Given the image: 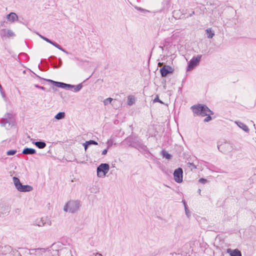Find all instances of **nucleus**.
<instances>
[{"instance_id":"obj_25","label":"nucleus","mask_w":256,"mask_h":256,"mask_svg":"<svg viewBox=\"0 0 256 256\" xmlns=\"http://www.w3.org/2000/svg\"><path fill=\"white\" fill-rule=\"evenodd\" d=\"M8 21L12 22L18 20V17H6Z\"/></svg>"},{"instance_id":"obj_35","label":"nucleus","mask_w":256,"mask_h":256,"mask_svg":"<svg viewBox=\"0 0 256 256\" xmlns=\"http://www.w3.org/2000/svg\"><path fill=\"white\" fill-rule=\"evenodd\" d=\"M34 86L36 88H40V89H41L42 90H45V88L43 86H39L37 84H35L34 85Z\"/></svg>"},{"instance_id":"obj_24","label":"nucleus","mask_w":256,"mask_h":256,"mask_svg":"<svg viewBox=\"0 0 256 256\" xmlns=\"http://www.w3.org/2000/svg\"><path fill=\"white\" fill-rule=\"evenodd\" d=\"M113 101V99L112 98H108L105 99L104 100V104L105 106L108 105V104H110Z\"/></svg>"},{"instance_id":"obj_1","label":"nucleus","mask_w":256,"mask_h":256,"mask_svg":"<svg viewBox=\"0 0 256 256\" xmlns=\"http://www.w3.org/2000/svg\"><path fill=\"white\" fill-rule=\"evenodd\" d=\"M191 109L197 116H206L204 119V122H208L212 120L210 115L212 114L213 112L206 106L200 104L194 105L191 107Z\"/></svg>"},{"instance_id":"obj_38","label":"nucleus","mask_w":256,"mask_h":256,"mask_svg":"<svg viewBox=\"0 0 256 256\" xmlns=\"http://www.w3.org/2000/svg\"><path fill=\"white\" fill-rule=\"evenodd\" d=\"M107 152H108V150H107V149H105V150H104L102 152V155H105V154H107Z\"/></svg>"},{"instance_id":"obj_30","label":"nucleus","mask_w":256,"mask_h":256,"mask_svg":"<svg viewBox=\"0 0 256 256\" xmlns=\"http://www.w3.org/2000/svg\"><path fill=\"white\" fill-rule=\"evenodd\" d=\"M86 144L90 146V144H94V145H97L98 144V142H95L94 140H88V141H86Z\"/></svg>"},{"instance_id":"obj_12","label":"nucleus","mask_w":256,"mask_h":256,"mask_svg":"<svg viewBox=\"0 0 256 256\" xmlns=\"http://www.w3.org/2000/svg\"><path fill=\"white\" fill-rule=\"evenodd\" d=\"M227 253L230 256H242L241 252L238 249L232 250L231 248L227 249Z\"/></svg>"},{"instance_id":"obj_46","label":"nucleus","mask_w":256,"mask_h":256,"mask_svg":"<svg viewBox=\"0 0 256 256\" xmlns=\"http://www.w3.org/2000/svg\"><path fill=\"white\" fill-rule=\"evenodd\" d=\"M198 192L199 194H200V189H199V190H198Z\"/></svg>"},{"instance_id":"obj_43","label":"nucleus","mask_w":256,"mask_h":256,"mask_svg":"<svg viewBox=\"0 0 256 256\" xmlns=\"http://www.w3.org/2000/svg\"><path fill=\"white\" fill-rule=\"evenodd\" d=\"M158 66H162V63H161V62H158Z\"/></svg>"},{"instance_id":"obj_42","label":"nucleus","mask_w":256,"mask_h":256,"mask_svg":"<svg viewBox=\"0 0 256 256\" xmlns=\"http://www.w3.org/2000/svg\"><path fill=\"white\" fill-rule=\"evenodd\" d=\"M62 64V61L60 58H59V65L61 66Z\"/></svg>"},{"instance_id":"obj_17","label":"nucleus","mask_w":256,"mask_h":256,"mask_svg":"<svg viewBox=\"0 0 256 256\" xmlns=\"http://www.w3.org/2000/svg\"><path fill=\"white\" fill-rule=\"evenodd\" d=\"M36 150L32 148H26L22 150V154H32L36 153Z\"/></svg>"},{"instance_id":"obj_9","label":"nucleus","mask_w":256,"mask_h":256,"mask_svg":"<svg viewBox=\"0 0 256 256\" xmlns=\"http://www.w3.org/2000/svg\"><path fill=\"white\" fill-rule=\"evenodd\" d=\"M12 118L13 114L12 113H8L0 120V124L3 126H6L7 124L10 125V122H12Z\"/></svg>"},{"instance_id":"obj_34","label":"nucleus","mask_w":256,"mask_h":256,"mask_svg":"<svg viewBox=\"0 0 256 256\" xmlns=\"http://www.w3.org/2000/svg\"><path fill=\"white\" fill-rule=\"evenodd\" d=\"M154 102H158L161 104H163V102L159 99L158 97L157 96L154 100Z\"/></svg>"},{"instance_id":"obj_6","label":"nucleus","mask_w":256,"mask_h":256,"mask_svg":"<svg viewBox=\"0 0 256 256\" xmlns=\"http://www.w3.org/2000/svg\"><path fill=\"white\" fill-rule=\"evenodd\" d=\"M174 178L178 183H180L182 182L183 171L182 168H178L174 171Z\"/></svg>"},{"instance_id":"obj_5","label":"nucleus","mask_w":256,"mask_h":256,"mask_svg":"<svg viewBox=\"0 0 256 256\" xmlns=\"http://www.w3.org/2000/svg\"><path fill=\"white\" fill-rule=\"evenodd\" d=\"M202 55H197L196 56H194L190 61L188 66L187 67V71H190L193 70L196 66L198 65Z\"/></svg>"},{"instance_id":"obj_13","label":"nucleus","mask_w":256,"mask_h":256,"mask_svg":"<svg viewBox=\"0 0 256 256\" xmlns=\"http://www.w3.org/2000/svg\"><path fill=\"white\" fill-rule=\"evenodd\" d=\"M46 252V250L43 248H38L31 250V254H34L38 256H40Z\"/></svg>"},{"instance_id":"obj_7","label":"nucleus","mask_w":256,"mask_h":256,"mask_svg":"<svg viewBox=\"0 0 256 256\" xmlns=\"http://www.w3.org/2000/svg\"><path fill=\"white\" fill-rule=\"evenodd\" d=\"M218 150L223 153L230 152L231 150V146L230 144L226 142H222L218 144Z\"/></svg>"},{"instance_id":"obj_2","label":"nucleus","mask_w":256,"mask_h":256,"mask_svg":"<svg viewBox=\"0 0 256 256\" xmlns=\"http://www.w3.org/2000/svg\"><path fill=\"white\" fill-rule=\"evenodd\" d=\"M80 202L78 200H72L68 202L64 207V210L65 212L74 213L80 208Z\"/></svg>"},{"instance_id":"obj_11","label":"nucleus","mask_w":256,"mask_h":256,"mask_svg":"<svg viewBox=\"0 0 256 256\" xmlns=\"http://www.w3.org/2000/svg\"><path fill=\"white\" fill-rule=\"evenodd\" d=\"M44 40L45 41H46V42L52 44V45L54 46L56 48H58V49H59L60 50H62V52H65L66 54H68L67 51H66L60 45H59L56 42H52V41L50 40H49L48 38H44Z\"/></svg>"},{"instance_id":"obj_10","label":"nucleus","mask_w":256,"mask_h":256,"mask_svg":"<svg viewBox=\"0 0 256 256\" xmlns=\"http://www.w3.org/2000/svg\"><path fill=\"white\" fill-rule=\"evenodd\" d=\"M174 70L172 66L166 65H164L160 69V72L162 77H166L169 74L172 73Z\"/></svg>"},{"instance_id":"obj_3","label":"nucleus","mask_w":256,"mask_h":256,"mask_svg":"<svg viewBox=\"0 0 256 256\" xmlns=\"http://www.w3.org/2000/svg\"><path fill=\"white\" fill-rule=\"evenodd\" d=\"M12 180L16 190L20 192H29L33 190V188L30 185H22L20 180L16 177H13Z\"/></svg>"},{"instance_id":"obj_22","label":"nucleus","mask_w":256,"mask_h":256,"mask_svg":"<svg viewBox=\"0 0 256 256\" xmlns=\"http://www.w3.org/2000/svg\"><path fill=\"white\" fill-rule=\"evenodd\" d=\"M82 87V84H78L77 86H74V87L72 88H74V92H78L80 91Z\"/></svg>"},{"instance_id":"obj_18","label":"nucleus","mask_w":256,"mask_h":256,"mask_svg":"<svg viewBox=\"0 0 256 256\" xmlns=\"http://www.w3.org/2000/svg\"><path fill=\"white\" fill-rule=\"evenodd\" d=\"M48 81L52 83H53L55 84L56 86L61 88H66V84L61 82H54L52 80H48Z\"/></svg>"},{"instance_id":"obj_32","label":"nucleus","mask_w":256,"mask_h":256,"mask_svg":"<svg viewBox=\"0 0 256 256\" xmlns=\"http://www.w3.org/2000/svg\"><path fill=\"white\" fill-rule=\"evenodd\" d=\"M188 164L189 165L190 167V166L192 167V169H193V168L194 169H196V166L193 163L189 162V163H188Z\"/></svg>"},{"instance_id":"obj_27","label":"nucleus","mask_w":256,"mask_h":256,"mask_svg":"<svg viewBox=\"0 0 256 256\" xmlns=\"http://www.w3.org/2000/svg\"><path fill=\"white\" fill-rule=\"evenodd\" d=\"M136 8L138 10L141 11L143 14H146L147 13H150V12L149 10L142 8H140L136 6Z\"/></svg>"},{"instance_id":"obj_21","label":"nucleus","mask_w":256,"mask_h":256,"mask_svg":"<svg viewBox=\"0 0 256 256\" xmlns=\"http://www.w3.org/2000/svg\"><path fill=\"white\" fill-rule=\"evenodd\" d=\"M65 116V113L64 112H60L55 116L54 118L56 119L60 120L64 118Z\"/></svg>"},{"instance_id":"obj_45","label":"nucleus","mask_w":256,"mask_h":256,"mask_svg":"<svg viewBox=\"0 0 256 256\" xmlns=\"http://www.w3.org/2000/svg\"><path fill=\"white\" fill-rule=\"evenodd\" d=\"M4 22H4L2 23V24H1V26H5V25H4Z\"/></svg>"},{"instance_id":"obj_33","label":"nucleus","mask_w":256,"mask_h":256,"mask_svg":"<svg viewBox=\"0 0 256 256\" xmlns=\"http://www.w3.org/2000/svg\"><path fill=\"white\" fill-rule=\"evenodd\" d=\"M74 87V85L66 84V89H71Z\"/></svg>"},{"instance_id":"obj_41","label":"nucleus","mask_w":256,"mask_h":256,"mask_svg":"<svg viewBox=\"0 0 256 256\" xmlns=\"http://www.w3.org/2000/svg\"><path fill=\"white\" fill-rule=\"evenodd\" d=\"M2 86H1V85L0 84V91H2ZM1 93H2V97H4H4L5 96L4 94L2 92H1Z\"/></svg>"},{"instance_id":"obj_37","label":"nucleus","mask_w":256,"mask_h":256,"mask_svg":"<svg viewBox=\"0 0 256 256\" xmlns=\"http://www.w3.org/2000/svg\"><path fill=\"white\" fill-rule=\"evenodd\" d=\"M38 226H44V224L42 222H40L38 224H36Z\"/></svg>"},{"instance_id":"obj_44","label":"nucleus","mask_w":256,"mask_h":256,"mask_svg":"<svg viewBox=\"0 0 256 256\" xmlns=\"http://www.w3.org/2000/svg\"><path fill=\"white\" fill-rule=\"evenodd\" d=\"M40 36L42 39H43L44 40V38H46V37H44V36H42V35H40Z\"/></svg>"},{"instance_id":"obj_14","label":"nucleus","mask_w":256,"mask_h":256,"mask_svg":"<svg viewBox=\"0 0 256 256\" xmlns=\"http://www.w3.org/2000/svg\"><path fill=\"white\" fill-rule=\"evenodd\" d=\"M234 122L240 128L242 129L246 132H249L250 130L246 124L239 121H235Z\"/></svg>"},{"instance_id":"obj_26","label":"nucleus","mask_w":256,"mask_h":256,"mask_svg":"<svg viewBox=\"0 0 256 256\" xmlns=\"http://www.w3.org/2000/svg\"><path fill=\"white\" fill-rule=\"evenodd\" d=\"M162 156L166 159H170L171 158V155L166 151H162Z\"/></svg>"},{"instance_id":"obj_4","label":"nucleus","mask_w":256,"mask_h":256,"mask_svg":"<svg viewBox=\"0 0 256 256\" xmlns=\"http://www.w3.org/2000/svg\"><path fill=\"white\" fill-rule=\"evenodd\" d=\"M110 170V166L107 164H102L97 168V176L104 178Z\"/></svg>"},{"instance_id":"obj_36","label":"nucleus","mask_w":256,"mask_h":256,"mask_svg":"<svg viewBox=\"0 0 256 256\" xmlns=\"http://www.w3.org/2000/svg\"><path fill=\"white\" fill-rule=\"evenodd\" d=\"M82 144L85 150H86L89 146L86 142Z\"/></svg>"},{"instance_id":"obj_39","label":"nucleus","mask_w":256,"mask_h":256,"mask_svg":"<svg viewBox=\"0 0 256 256\" xmlns=\"http://www.w3.org/2000/svg\"><path fill=\"white\" fill-rule=\"evenodd\" d=\"M6 16H17L14 12H11L8 14Z\"/></svg>"},{"instance_id":"obj_15","label":"nucleus","mask_w":256,"mask_h":256,"mask_svg":"<svg viewBox=\"0 0 256 256\" xmlns=\"http://www.w3.org/2000/svg\"><path fill=\"white\" fill-rule=\"evenodd\" d=\"M10 211V208L8 206L3 204L0 206V216L8 214Z\"/></svg>"},{"instance_id":"obj_16","label":"nucleus","mask_w":256,"mask_h":256,"mask_svg":"<svg viewBox=\"0 0 256 256\" xmlns=\"http://www.w3.org/2000/svg\"><path fill=\"white\" fill-rule=\"evenodd\" d=\"M205 32L206 37L208 38H212L214 36V32L212 30V28H208L206 29Z\"/></svg>"},{"instance_id":"obj_19","label":"nucleus","mask_w":256,"mask_h":256,"mask_svg":"<svg viewBox=\"0 0 256 256\" xmlns=\"http://www.w3.org/2000/svg\"><path fill=\"white\" fill-rule=\"evenodd\" d=\"M33 144L39 148H44L46 146V144L44 142H35Z\"/></svg>"},{"instance_id":"obj_29","label":"nucleus","mask_w":256,"mask_h":256,"mask_svg":"<svg viewBox=\"0 0 256 256\" xmlns=\"http://www.w3.org/2000/svg\"><path fill=\"white\" fill-rule=\"evenodd\" d=\"M106 144L108 145V148L111 147L113 144V140L112 139L110 138L108 140Z\"/></svg>"},{"instance_id":"obj_28","label":"nucleus","mask_w":256,"mask_h":256,"mask_svg":"<svg viewBox=\"0 0 256 256\" xmlns=\"http://www.w3.org/2000/svg\"><path fill=\"white\" fill-rule=\"evenodd\" d=\"M16 152V150H10L6 152V154L8 156H13L15 154Z\"/></svg>"},{"instance_id":"obj_8","label":"nucleus","mask_w":256,"mask_h":256,"mask_svg":"<svg viewBox=\"0 0 256 256\" xmlns=\"http://www.w3.org/2000/svg\"><path fill=\"white\" fill-rule=\"evenodd\" d=\"M0 36L4 39L13 38L15 36L14 33L10 30L2 29L0 30Z\"/></svg>"},{"instance_id":"obj_23","label":"nucleus","mask_w":256,"mask_h":256,"mask_svg":"<svg viewBox=\"0 0 256 256\" xmlns=\"http://www.w3.org/2000/svg\"><path fill=\"white\" fill-rule=\"evenodd\" d=\"M184 206L186 214V216L188 218H190V210L187 208L185 202H184Z\"/></svg>"},{"instance_id":"obj_31","label":"nucleus","mask_w":256,"mask_h":256,"mask_svg":"<svg viewBox=\"0 0 256 256\" xmlns=\"http://www.w3.org/2000/svg\"><path fill=\"white\" fill-rule=\"evenodd\" d=\"M199 182L200 183H202V184H204L207 182V180L204 178H201L198 180Z\"/></svg>"},{"instance_id":"obj_40","label":"nucleus","mask_w":256,"mask_h":256,"mask_svg":"<svg viewBox=\"0 0 256 256\" xmlns=\"http://www.w3.org/2000/svg\"><path fill=\"white\" fill-rule=\"evenodd\" d=\"M6 143V140H4L1 142L2 146H5Z\"/></svg>"},{"instance_id":"obj_20","label":"nucleus","mask_w":256,"mask_h":256,"mask_svg":"<svg viewBox=\"0 0 256 256\" xmlns=\"http://www.w3.org/2000/svg\"><path fill=\"white\" fill-rule=\"evenodd\" d=\"M135 102V98L133 96H130L128 98V104L132 106Z\"/></svg>"}]
</instances>
